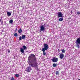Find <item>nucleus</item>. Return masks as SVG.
I'll return each mask as SVG.
<instances>
[{"mask_svg":"<svg viewBox=\"0 0 80 80\" xmlns=\"http://www.w3.org/2000/svg\"><path fill=\"white\" fill-rule=\"evenodd\" d=\"M22 47L24 50H26V49H27V47L25 46H23Z\"/></svg>","mask_w":80,"mask_h":80,"instance_id":"obj_15","label":"nucleus"},{"mask_svg":"<svg viewBox=\"0 0 80 80\" xmlns=\"http://www.w3.org/2000/svg\"><path fill=\"white\" fill-rule=\"evenodd\" d=\"M78 80H80V79H78Z\"/></svg>","mask_w":80,"mask_h":80,"instance_id":"obj_28","label":"nucleus"},{"mask_svg":"<svg viewBox=\"0 0 80 80\" xmlns=\"http://www.w3.org/2000/svg\"><path fill=\"white\" fill-rule=\"evenodd\" d=\"M18 32L19 33H21L22 32V29H19L18 30Z\"/></svg>","mask_w":80,"mask_h":80,"instance_id":"obj_12","label":"nucleus"},{"mask_svg":"<svg viewBox=\"0 0 80 80\" xmlns=\"http://www.w3.org/2000/svg\"><path fill=\"white\" fill-rule=\"evenodd\" d=\"M62 53H65V49H62Z\"/></svg>","mask_w":80,"mask_h":80,"instance_id":"obj_21","label":"nucleus"},{"mask_svg":"<svg viewBox=\"0 0 80 80\" xmlns=\"http://www.w3.org/2000/svg\"><path fill=\"white\" fill-rule=\"evenodd\" d=\"M79 14H80V12H78L77 13V14L79 15Z\"/></svg>","mask_w":80,"mask_h":80,"instance_id":"obj_25","label":"nucleus"},{"mask_svg":"<svg viewBox=\"0 0 80 80\" xmlns=\"http://www.w3.org/2000/svg\"><path fill=\"white\" fill-rule=\"evenodd\" d=\"M42 52H43V55H46V53L45 52V50H42Z\"/></svg>","mask_w":80,"mask_h":80,"instance_id":"obj_11","label":"nucleus"},{"mask_svg":"<svg viewBox=\"0 0 80 80\" xmlns=\"http://www.w3.org/2000/svg\"><path fill=\"white\" fill-rule=\"evenodd\" d=\"M20 52L22 53H24V50L23 48H21L20 49Z\"/></svg>","mask_w":80,"mask_h":80,"instance_id":"obj_10","label":"nucleus"},{"mask_svg":"<svg viewBox=\"0 0 80 80\" xmlns=\"http://www.w3.org/2000/svg\"><path fill=\"white\" fill-rule=\"evenodd\" d=\"M51 60L53 62H57L58 60V58H56V57H54L51 59Z\"/></svg>","mask_w":80,"mask_h":80,"instance_id":"obj_4","label":"nucleus"},{"mask_svg":"<svg viewBox=\"0 0 80 80\" xmlns=\"http://www.w3.org/2000/svg\"><path fill=\"white\" fill-rule=\"evenodd\" d=\"M8 53H10V51L9 50H8Z\"/></svg>","mask_w":80,"mask_h":80,"instance_id":"obj_26","label":"nucleus"},{"mask_svg":"<svg viewBox=\"0 0 80 80\" xmlns=\"http://www.w3.org/2000/svg\"><path fill=\"white\" fill-rule=\"evenodd\" d=\"M75 43L76 44V47L78 48H80V38H78L76 40Z\"/></svg>","mask_w":80,"mask_h":80,"instance_id":"obj_2","label":"nucleus"},{"mask_svg":"<svg viewBox=\"0 0 80 80\" xmlns=\"http://www.w3.org/2000/svg\"><path fill=\"white\" fill-rule=\"evenodd\" d=\"M58 18H62L63 17V14L61 12H58Z\"/></svg>","mask_w":80,"mask_h":80,"instance_id":"obj_6","label":"nucleus"},{"mask_svg":"<svg viewBox=\"0 0 80 80\" xmlns=\"http://www.w3.org/2000/svg\"><path fill=\"white\" fill-rule=\"evenodd\" d=\"M31 70H32L31 67H29L27 68L26 71L27 72H30Z\"/></svg>","mask_w":80,"mask_h":80,"instance_id":"obj_7","label":"nucleus"},{"mask_svg":"<svg viewBox=\"0 0 80 80\" xmlns=\"http://www.w3.org/2000/svg\"><path fill=\"white\" fill-rule=\"evenodd\" d=\"M22 39H25V35H22Z\"/></svg>","mask_w":80,"mask_h":80,"instance_id":"obj_13","label":"nucleus"},{"mask_svg":"<svg viewBox=\"0 0 80 80\" xmlns=\"http://www.w3.org/2000/svg\"><path fill=\"white\" fill-rule=\"evenodd\" d=\"M22 37H21V36H20L19 38V40H22Z\"/></svg>","mask_w":80,"mask_h":80,"instance_id":"obj_23","label":"nucleus"},{"mask_svg":"<svg viewBox=\"0 0 80 80\" xmlns=\"http://www.w3.org/2000/svg\"><path fill=\"white\" fill-rule=\"evenodd\" d=\"M2 18H1L0 22H1V23L2 24L3 23V21H2Z\"/></svg>","mask_w":80,"mask_h":80,"instance_id":"obj_20","label":"nucleus"},{"mask_svg":"<svg viewBox=\"0 0 80 80\" xmlns=\"http://www.w3.org/2000/svg\"><path fill=\"white\" fill-rule=\"evenodd\" d=\"M45 24H44V25H42L40 27L41 31H44V30H45Z\"/></svg>","mask_w":80,"mask_h":80,"instance_id":"obj_5","label":"nucleus"},{"mask_svg":"<svg viewBox=\"0 0 80 80\" xmlns=\"http://www.w3.org/2000/svg\"><path fill=\"white\" fill-rule=\"evenodd\" d=\"M14 35L15 37H17L18 36V34L17 33H15L14 34Z\"/></svg>","mask_w":80,"mask_h":80,"instance_id":"obj_19","label":"nucleus"},{"mask_svg":"<svg viewBox=\"0 0 80 80\" xmlns=\"http://www.w3.org/2000/svg\"><path fill=\"white\" fill-rule=\"evenodd\" d=\"M15 77H19V74H16L15 75Z\"/></svg>","mask_w":80,"mask_h":80,"instance_id":"obj_18","label":"nucleus"},{"mask_svg":"<svg viewBox=\"0 0 80 80\" xmlns=\"http://www.w3.org/2000/svg\"><path fill=\"white\" fill-rule=\"evenodd\" d=\"M11 15H12L11 12H7V15L8 17H10V16H11Z\"/></svg>","mask_w":80,"mask_h":80,"instance_id":"obj_9","label":"nucleus"},{"mask_svg":"<svg viewBox=\"0 0 80 80\" xmlns=\"http://www.w3.org/2000/svg\"><path fill=\"white\" fill-rule=\"evenodd\" d=\"M11 80H15V78H14L13 77H12L11 78V79H10Z\"/></svg>","mask_w":80,"mask_h":80,"instance_id":"obj_22","label":"nucleus"},{"mask_svg":"<svg viewBox=\"0 0 80 80\" xmlns=\"http://www.w3.org/2000/svg\"><path fill=\"white\" fill-rule=\"evenodd\" d=\"M13 20L12 19H11L9 21V23H11V24H12V23H13Z\"/></svg>","mask_w":80,"mask_h":80,"instance_id":"obj_14","label":"nucleus"},{"mask_svg":"<svg viewBox=\"0 0 80 80\" xmlns=\"http://www.w3.org/2000/svg\"><path fill=\"white\" fill-rule=\"evenodd\" d=\"M48 49V45L47 44H44V47L42 50H47Z\"/></svg>","mask_w":80,"mask_h":80,"instance_id":"obj_3","label":"nucleus"},{"mask_svg":"<svg viewBox=\"0 0 80 80\" xmlns=\"http://www.w3.org/2000/svg\"><path fill=\"white\" fill-rule=\"evenodd\" d=\"M28 62L29 65L33 68H38V63L37 61V58L33 54L30 55L28 58Z\"/></svg>","mask_w":80,"mask_h":80,"instance_id":"obj_1","label":"nucleus"},{"mask_svg":"<svg viewBox=\"0 0 80 80\" xmlns=\"http://www.w3.org/2000/svg\"><path fill=\"white\" fill-rule=\"evenodd\" d=\"M56 75H58V71H56Z\"/></svg>","mask_w":80,"mask_h":80,"instance_id":"obj_24","label":"nucleus"},{"mask_svg":"<svg viewBox=\"0 0 80 80\" xmlns=\"http://www.w3.org/2000/svg\"><path fill=\"white\" fill-rule=\"evenodd\" d=\"M63 18H59V21H60V22H62L63 21Z\"/></svg>","mask_w":80,"mask_h":80,"instance_id":"obj_17","label":"nucleus"},{"mask_svg":"<svg viewBox=\"0 0 80 80\" xmlns=\"http://www.w3.org/2000/svg\"><path fill=\"white\" fill-rule=\"evenodd\" d=\"M17 28H16V31H17Z\"/></svg>","mask_w":80,"mask_h":80,"instance_id":"obj_27","label":"nucleus"},{"mask_svg":"<svg viewBox=\"0 0 80 80\" xmlns=\"http://www.w3.org/2000/svg\"><path fill=\"white\" fill-rule=\"evenodd\" d=\"M59 58L61 59H63L64 58V54L63 53H61L59 55Z\"/></svg>","mask_w":80,"mask_h":80,"instance_id":"obj_8","label":"nucleus"},{"mask_svg":"<svg viewBox=\"0 0 80 80\" xmlns=\"http://www.w3.org/2000/svg\"><path fill=\"white\" fill-rule=\"evenodd\" d=\"M52 66L54 67H57V64L56 63H53L52 65Z\"/></svg>","mask_w":80,"mask_h":80,"instance_id":"obj_16","label":"nucleus"}]
</instances>
